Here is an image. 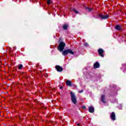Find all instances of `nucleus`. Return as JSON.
<instances>
[{"instance_id":"nucleus-14","label":"nucleus","mask_w":126,"mask_h":126,"mask_svg":"<svg viewBox=\"0 0 126 126\" xmlns=\"http://www.w3.org/2000/svg\"><path fill=\"white\" fill-rule=\"evenodd\" d=\"M68 54H70L71 55H74V52L72 51L71 49H67Z\"/></svg>"},{"instance_id":"nucleus-4","label":"nucleus","mask_w":126,"mask_h":126,"mask_svg":"<svg viewBox=\"0 0 126 126\" xmlns=\"http://www.w3.org/2000/svg\"><path fill=\"white\" fill-rule=\"evenodd\" d=\"M56 69L58 71V72H61V71H63V68L60 65H56L55 66Z\"/></svg>"},{"instance_id":"nucleus-7","label":"nucleus","mask_w":126,"mask_h":126,"mask_svg":"<svg viewBox=\"0 0 126 126\" xmlns=\"http://www.w3.org/2000/svg\"><path fill=\"white\" fill-rule=\"evenodd\" d=\"M115 29H116V30H118L119 31H121V30H122V26H121L120 25H118L116 26Z\"/></svg>"},{"instance_id":"nucleus-15","label":"nucleus","mask_w":126,"mask_h":126,"mask_svg":"<svg viewBox=\"0 0 126 126\" xmlns=\"http://www.w3.org/2000/svg\"><path fill=\"white\" fill-rule=\"evenodd\" d=\"M67 27H68V25H64L63 27V28L64 29V30H66V29H67Z\"/></svg>"},{"instance_id":"nucleus-21","label":"nucleus","mask_w":126,"mask_h":126,"mask_svg":"<svg viewBox=\"0 0 126 126\" xmlns=\"http://www.w3.org/2000/svg\"><path fill=\"white\" fill-rule=\"evenodd\" d=\"M83 92V90H82L81 91H79V93H82Z\"/></svg>"},{"instance_id":"nucleus-23","label":"nucleus","mask_w":126,"mask_h":126,"mask_svg":"<svg viewBox=\"0 0 126 126\" xmlns=\"http://www.w3.org/2000/svg\"><path fill=\"white\" fill-rule=\"evenodd\" d=\"M62 88H63V87H60V89H62Z\"/></svg>"},{"instance_id":"nucleus-5","label":"nucleus","mask_w":126,"mask_h":126,"mask_svg":"<svg viewBox=\"0 0 126 126\" xmlns=\"http://www.w3.org/2000/svg\"><path fill=\"white\" fill-rule=\"evenodd\" d=\"M110 118L112 121H116V114H115V112H113L111 113Z\"/></svg>"},{"instance_id":"nucleus-1","label":"nucleus","mask_w":126,"mask_h":126,"mask_svg":"<svg viewBox=\"0 0 126 126\" xmlns=\"http://www.w3.org/2000/svg\"><path fill=\"white\" fill-rule=\"evenodd\" d=\"M64 47H65V43L63 42H61L58 47V50H59L60 52H63V51L64 50Z\"/></svg>"},{"instance_id":"nucleus-3","label":"nucleus","mask_w":126,"mask_h":126,"mask_svg":"<svg viewBox=\"0 0 126 126\" xmlns=\"http://www.w3.org/2000/svg\"><path fill=\"white\" fill-rule=\"evenodd\" d=\"M97 52L98 55H99L100 57H101V58H104V53H105V51L102 48H99L97 50Z\"/></svg>"},{"instance_id":"nucleus-11","label":"nucleus","mask_w":126,"mask_h":126,"mask_svg":"<svg viewBox=\"0 0 126 126\" xmlns=\"http://www.w3.org/2000/svg\"><path fill=\"white\" fill-rule=\"evenodd\" d=\"M70 10L71 11H74V12H75V13H77V14L79 13V12H78V11H77V10L75 9L74 8H71L70 9Z\"/></svg>"},{"instance_id":"nucleus-12","label":"nucleus","mask_w":126,"mask_h":126,"mask_svg":"<svg viewBox=\"0 0 126 126\" xmlns=\"http://www.w3.org/2000/svg\"><path fill=\"white\" fill-rule=\"evenodd\" d=\"M101 101H102L103 103H106V101H105V95L102 94L101 95Z\"/></svg>"},{"instance_id":"nucleus-22","label":"nucleus","mask_w":126,"mask_h":126,"mask_svg":"<svg viewBox=\"0 0 126 126\" xmlns=\"http://www.w3.org/2000/svg\"><path fill=\"white\" fill-rule=\"evenodd\" d=\"M77 126H80V124H78Z\"/></svg>"},{"instance_id":"nucleus-9","label":"nucleus","mask_w":126,"mask_h":126,"mask_svg":"<svg viewBox=\"0 0 126 126\" xmlns=\"http://www.w3.org/2000/svg\"><path fill=\"white\" fill-rule=\"evenodd\" d=\"M99 66H100V64H99V63H98V62H96L94 64V68H98V67H99Z\"/></svg>"},{"instance_id":"nucleus-8","label":"nucleus","mask_w":126,"mask_h":126,"mask_svg":"<svg viewBox=\"0 0 126 126\" xmlns=\"http://www.w3.org/2000/svg\"><path fill=\"white\" fill-rule=\"evenodd\" d=\"M62 55L63 56H67V55H68V51L67 49L63 51L62 52Z\"/></svg>"},{"instance_id":"nucleus-18","label":"nucleus","mask_w":126,"mask_h":126,"mask_svg":"<svg viewBox=\"0 0 126 126\" xmlns=\"http://www.w3.org/2000/svg\"><path fill=\"white\" fill-rule=\"evenodd\" d=\"M86 8L88 10V11H91L92 10V8H90L88 7H87Z\"/></svg>"},{"instance_id":"nucleus-19","label":"nucleus","mask_w":126,"mask_h":126,"mask_svg":"<svg viewBox=\"0 0 126 126\" xmlns=\"http://www.w3.org/2000/svg\"><path fill=\"white\" fill-rule=\"evenodd\" d=\"M51 3V0H47V4H50Z\"/></svg>"},{"instance_id":"nucleus-10","label":"nucleus","mask_w":126,"mask_h":126,"mask_svg":"<svg viewBox=\"0 0 126 126\" xmlns=\"http://www.w3.org/2000/svg\"><path fill=\"white\" fill-rule=\"evenodd\" d=\"M89 111L90 113H94V107L93 106H90L89 107Z\"/></svg>"},{"instance_id":"nucleus-13","label":"nucleus","mask_w":126,"mask_h":126,"mask_svg":"<svg viewBox=\"0 0 126 126\" xmlns=\"http://www.w3.org/2000/svg\"><path fill=\"white\" fill-rule=\"evenodd\" d=\"M66 85L67 86H71V81L69 80H67L66 82Z\"/></svg>"},{"instance_id":"nucleus-6","label":"nucleus","mask_w":126,"mask_h":126,"mask_svg":"<svg viewBox=\"0 0 126 126\" xmlns=\"http://www.w3.org/2000/svg\"><path fill=\"white\" fill-rule=\"evenodd\" d=\"M99 16L101 19H108L109 18V15H99Z\"/></svg>"},{"instance_id":"nucleus-17","label":"nucleus","mask_w":126,"mask_h":126,"mask_svg":"<svg viewBox=\"0 0 126 126\" xmlns=\"http://www.w3.org/2000/svg\"><path fill=\"white\" fill-rule=\"evenodd\" d=\"M84 46L85 47H89V45H88V43H87V42H85L84 43Z\"/></svg>"},{"instance_id":"nucleus-16","label":"nucleus","mask_w":126,"mask_h":126,"mask_svg":"<svg viewBox=\"0 0 126 126\" xmlns=\"http://www.w3.org/2000/svg\"><path fill=\"white\" fill-rule=\"evenodd\" d=\"M22 67H23V65L21 64H19L18 65V69H21V68H22Z\"/></svg>"},{"instance_id":"nucleus-20","label":"nucleus","mask_w":126,"mask_h":126,"mask_svg":"<svg viewBox=\"0 0 126 126\" xmlns=\"http://www.w3.org/2000/svg\"><path fill=\"white\" fill-rule=\"evenodd\" d=\"M82 109H83V110H85V109H86V106H83L82 107Z\"/></svg>"},{"instance_id":"nucleus-2","label":"nucleus","mask_w":126,"mask_h":126,"mask_svg":"<svg viewBox=\"0 0 126 126\" xmlns=\"http://www.w3.org/2000/svg\"><path fill=\"white\" fill-rule=\"evenodd\" d=\"M70 94L71 95V100L74 104L77 103L76 96L72 92H70Z\"/></svg>"}]
</instances>
